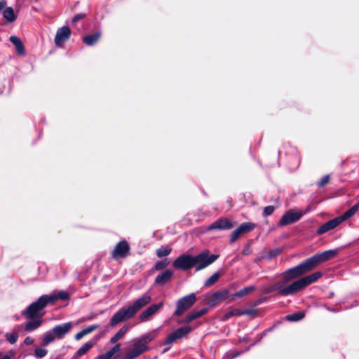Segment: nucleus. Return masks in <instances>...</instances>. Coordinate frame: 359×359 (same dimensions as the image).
I'll use <instances>...</instances> for the list:
<instances>
[{
  "label": "nucleus",
  "instance_id": "f257e3e1",
  "mask_svg": "<svg viewBox=\"0 0 359 359\" xmlns=\"http://www.w3.org/2000/svg\"><path fill=\"white\" fill-rule=\"evenodd\" d=\"M151 301L149 292L144 293L141 297L135 299L130 305L124 306L116 312L110 320V325L112 327L117 324L128 320L142 308L144 307Z\"/></svg>",
  "mask_w": 359,
  "mask_h": 359
},
{
  "label": "nucleus",
  "instance_id": "f03ea898",
  "mask_svg": "<svg viewBox=\"0 0 359 359\" xmlns=\"http://www.w3.org/2000/svg\"><path fill=\"white\" fill-rule=\"evenodd\" d=\"M48 299L46 294L41 296L36 302L31 304L27 309L22 313V315L27 318H41L43 316V313H41V311L49 304Z\"/></svg>",
  "mask_w": 359,
  "mask_h": 359
},
{
  "label": "nucleus",
  "instance_id": "7ed1b4c3",
  "mask_svg": "<svg viewBox=\"0 0 359 359\" xmlns=\"http://www.w3.org/2000/svg\"><path fill=\"white\" fill-rule=\"evenodd\" d=\"M311 270V266L306 259L304 262L286 271L283 273V281L286 285L290 280L296 278Z\"/></svg>",
  "mask_w": 359,
  "mask_h": 359
},
{
  "label": "nucleus",
  "instance_id": "20e7f679",
  "mask_svg": "<svg viewBox=\"0 0 359 359\" xmlns=\"http://www.w3.org/2000/svg\"><path fill=\"white\" fill-rule=\"evenodd\" d=\"M219 257V255L216 254L209 255L208 250L203 251L196 256H194V266H196V271H198L208 266L215 262Z\"/></svg>",
  "mask_w": 359,
  "mask_h": 359
},
{
  "label": "nucleus",
  "instance_id": "39448f33",
  "mask_svg": "<svg viewBox=\"0 0 359 359\" xmlns=\"http://www.w3.org/2000/svg\"><path fill=\"white\" fill-rule=\"evenodd\" d=\"M196 302V296L195 293H191L178 299L174 315L177 316H182L187 309L191 308Z\"/></svg>",
  "mask_w": 359,
  "mask_h": 359
},
{
  "label": "nucleus",
  "instance_id": "423d86ee",
  "mask_svg": "<svg viewBox=\"0 0 359 359\" xmlns=\"http://www.w3.org/2000/svg\"><path fill=\"white\" fill-rule=\"evenodd\" d=\"M337 253V251L335 250H329L324 251L323 252L316 254L306 260L309 264L311 266V269H314L319 264L326 262L332 258H333Z\"/></svg>",
  "mask_w": 359,
  "mask_h": 359
},
{
  "label": "nucleus",
  "instance_id": "0eeeda50",
  "mask_svg": "<svg viewBox=\"0 0 359 359\" xmlns=\"http://www.w3.org/2000/svg\"><path fill=\"white\" fill-rule=\"evenodd\" d=\"M322 276V273L317 271L307 276L303 277L292 283L295 294L302 290L306 286L316 282Z\"/></svg>",
  "mask_w": 359,
  "mask_h": 359
},
{
  "label": "nucleus",
  "instance_id": "6e6552de",
  "mask_svg": "<svg viewBox=\"0 0 359 359\" xmlns=\"http://www.w3.org/2000/svg\"><path fill=\"white\" fill-rule=\"evenodd\" d=\"M172 266L176 269L188 271L194 266V256L182 254L173 262Z\"/></svg>",
  "mask_w": 359,
  "mask_h": 359
},
{
  "label": "nucleus",
  "instance_id": "1a4fd4ad",
  "mask_svg": "<svg viewBox=\"0 0 359 359\" xmlns=\"http://www.w3.org/2000/svg\"><path fill=\"white\" fill-rule=\"evenodd\" d=\"M273 291H277L278 294L280 296H288L295 294L292 283L285 285V282L283 280L277 282L276 284L269 287L265 292L269 293Z\"/></svg>",
  "mask_w": 359,
  "mask_h": 359
},
{
  "label": "nucleus",
  "instance_id": "9d476101",
  "mask_svg": "<svg viewBox=\"0 0 359 359\" xmlns=\"http://www.w3.org/2000/svg\"><path fill=\"white\" fill-rule=\"evenodd\" d=\"M149 349V346H144L137 338H135L132 341V348L124 355L123 359H135L141 354L147 351Z\"/></svg>",
  "mask_w": 359,
  "mask_h": 359
},
{
  "label": "nucleus",
  "instance_id": "9b49d317",
  "mask_svg": "<svg viewBox=\"0 0 359 359\" xmlns=\"http://www.w3.org/2000/svg\"><path fill=\"white\" fill-rule=\"evenodd\" d=\"M303 215L300 210H289L280 218L278 222L279 226H287L297 222Z\"/></svg>",
  "mask_w": 359,
  "mask_h": 359
},
{
  "label": "nucleus",
  "instance_id": "f8f14e48",
  "mask_svg": "<svg viewBox=\"0 0 359 359\" xmlns=\"http://www.w3.org/2000/svg\"><path fill=\"white\" fill-rule=\"evenodd\" d=\"M255 227V224L251 222L242 223L237 229H236L230 237L231 243H233L239 238V236L245 233L252 231Z\"/></svg>",
  "mask_w": 359,
  "mask_h": 359
},
{
  "label": "nucleus",
  "instance_id": "ddd939ff",
  "mask_svg": "<svg viewBox=\"0 0 359 359\" xmlns=\"http://www.w3.org/2000/svg\"><path fill=\"white\" fill-rule=\"evenodd\" d=\"M191 330V327L189 325L177 329L175 332L168 336L164 344L169 345L172 344L177 339H181L188 334Z\"/></svg>",
  "mask_w": 359,
  "mask_h": 359
},
{
  "label": "nucleus",
  "instance_id": "4468645a",
  "mask_svg": "<svg viewBox=\"0 0 359 359\" xmlns=\"http://www.w3.org/2000/svg\"><path fill=\"white\" fill-rule=\"evenodd\" d=\"M235 226V222L226 218H219L208 226V231L212 230H228Z\"/></svg>",
  "mask_w": 359,
  "mask_h": 359
},
{
  "label": "nucleus",
  "instance_id": "2eb2a0df",
  "mask_svg": "<svg viewBox=\"0 0 359 359\" xmlns=\"http://www.w3.org/2000/svg\"><path fill=\"white\" fill-rule=\"evenodd\" d=\"M71 36V30L69 27L63 26L58 29L55 36V43L57 47H62L63 43L68 40Z\"/></svg>",
  "mask_w": 359,
  "mask_h": 359
},
{
  "label": "nucleus",
  "instance_id": "dca6fc26",
  "mask_svg": "<svg viewBox=\"0 0 359 359\" xmlns=\"http://www.w3.org/2000/svg\"><path fill=\"white\" fill-rule=\"evenodd\" d=\"M130 250V246L126 241L118 242L112 251V257L115 259L125 257Z\"/></svg>",
  "mask_w": 359,
  "mask_h": 359
},
{
  "label": "nucleus",
  "instance_id": "f3484780",
  "mask_svg": "<svg viewBox=\"0 0 359 359\" xmlns=\"http://www.w3.org/2000/svg\"><path fill=\"white\" fill-rule=\"evenodd\" d=\"M163 306V302L149 306L139 316L140 319L142 321L147 320L151 316L154 315L161 308H162Z\"/></svg>",
  "mask_w": 359,
  "mask_h": 359
},
{
  "label": "nucleus",
  "instance_id": "a211bd4d",
  "mask_svg": "<svg viewBox=\"0 0 359 359\" xmlns=\"http://www.w3.org/2000/svg\"><path fill=\"white\" fill-rule=\"evenodd\" d=\"M71 328L72 323L69 322L62 325H56L52 329V330L53 331V334H55L57 339H60L70 331Z\"/></svg>",
  "mask_w": 359,
  "mask_h": 359
},
{
  "label": "nucleus",
  "instance_id": "6ab92c4d",
  "mask_svg": "<svg viewBox=\"0 0 359 359\" xmlns=\"http://www.w3.org/2000/svg\"><path fill=\"white\" fill-rule=\"evenodd\" d=\"M341 224V222L339 221V219L338 217H336L333 219H330L328 222H325L323 225H321L317 230V233L318 235H322L330 230L334 229L337 226H339Z\"/></svg>",
  "mask_w": 359,
  "mask_h": 359
},
{
  "label": "nucleus",
  "instance_id": "aec40b11",
  "mask_svg": "<svg viewBox=\"0 0 359 359\" xmlns=\"http://www.w3.org/2000/svg\"><path fill=\"white\" fill-rule=\"evenodd\" d=\"M229 292V290L226 288L212 293L208 299V304L211 306L215 305L218 302L227 298Z\"/></svg>",
  "mask_w": 359,
  "mask_h": 359
},
{
  "label": "nucleus",
  "instance_id": "412c9836",
  "mask_svg": "<svg viewBox=\"0 0 359 359\" xmlns=\"http://www.w3.org/2000/svg\"><path fill=\"white\" fill-rule=\"evenodd\" d=\"M172 276L173 272L169 269H167L156 277L154 284L165 285L172 278Z\"/></svg>",
  "mask_w": 359,
  "mask_h": 359
},
{
  "label": "nucleus",
  "instance_id": "4be33fe9",
  "mask_svg": "<svg viewBox=\"0 0 359 359\" xmlns=\"http://www.w3.org/2000/svg\"><path fill=\"white\" fill-rule=\"evenodd\" d=\"M97 342V339L89 341L82 345L78 351L73 355L74 359H77L79 357L84 355L86 352H88L91 348H93Z\"/></svg>",
  "mask_w": 359,
  "mask_h": 359
},
{
  "label": "nucleus",
  "instance_id": "5701e85b",
  "mask_svg": "<svg viewBox=\"0 0 359 359\" xmlns=\"http://www.w3.org/2000/svg\"><path fill=\"white\" fill-rule=\"evenodd\" d=\"M207 312H208V309H206V308H203V309H199V310H194V311H191L185 317V318L184 319L183 322L185 323H189L191 322L192 320H195L196 318H200L201 316H202L203 315H204Z\"/></svg>",
  "mask_w": 359,
  "mask_h": 359
},
{
  "label": "nucleus",
  "instance_id": "b1692460",
  "mask_svg": "<svg viewBox=\"0 0 359 359\" xmlns=\"http://www.w3.org/2000/svg\"><path fill=\"white\" fill-rule=\"evenodd\" d=\"M46 297L48 299L49 304L55 302L57 299L67 300L69 299V296L67 292L61 290L56 293L51 294H46Z\"/></svg>",
  "mask_w": 359,
  "mask_h": 359
},
{
  "label": "nucleus",
  "instance_id": "393cba45",
  "mask_svg": "<svg viewBox=\"0 0 359 359\" xmlns=\"http://www.w3.org/2000/svg\"><path fill=\"white\" fill-rule=\"evenodd\" d=\"M9 40L15 46V50L18 55H24L25 54V47L19 37L11 36Z\"/></svg>",
  "mask_w": 359,
  "mask_h": 359
},
{
  "label": "nucleus",
  "instance_id": "a878e982",
  "mask_svg": "<svg viewBox=\"0 0 359 359\" xmlns=\"http://www.w3.org/2000/svg\"><path fill=\"white\" fill-rule=\"evenodd\" d=\"M255 287L253 286V285H249L248 287H245L241 290H240L239 291L235 292L234 294H233L231 297H230V299L232 300V299H236V298H241L244 296H246L248 294H249L250 293L252 292L253 291L255 290Z\"/></svg>",
  "mask_w": 359,
  "mask_h": 359
},
{
  "label": "nucleus",
  "instance_id": "bb28decb",
  "mask_svg": "<svg viewBox=\"0 0 359 359\" xmlns=\"http://www.w3.org/2000/svg\"><path fill=\"white\" fill-rule=\"evenodd\" d=\"M157 335L156 330H153L144 334H142L140 337H137L139 341H140L144 346H148V344L151 342Z\"/></svg>",
  "mask_w": 359,
  "mask_h": 359
},
{
  "label": "nucleus",
  "instance_id": "cd10ccee",
  "mask_svg": "<svg viewBox=\"0 0 359 359\" xmlns=\"http://www.w3.org/2000/svg\"><path fill=\"white\" fill-rule=\"evenodd\" d=\"M31 319V320L28 321L25 325V330L28 332L36 330L41 324V320L39 318H34Z\"/></svg>",
  "mask_w": 359,
  "mask_h": 359
},
{
  "label": "nucleus",
  "instance_id": "c85d7f7f",
  "mask_svg": "<svg viewBox=\"0 0 359 359\" xmlns=\"http://www.w3.org/2000/svg\"><path fill=\"white\" fill-rule=\"evenodd\" d=\"M358 208L359 203H357L354 205L353 207H351L350 209H348L347 211H346L342 215L338 217L341 223L353 217L356 213Z\"/></svg>",
  "mask_w": 359,
  "mask_h": 359
},
{
  "label": "nucleus",
  "instance_id": "c756f323",
  "mask_svg": "<svg viewBox=\"0 0 359 359\" xmlns=\"http://www.w3.org/2000/svg\"><path fill=\"white\" fill-rule=\"evenodd\" d=\"M100 35V32L86 35L83 38V41L87 46H93L99 40Z\"/></svg>",
  "mask_w": 359,
  "mask_h": 359
},
{
  "label": "nucleus",
  "instance_id": "7c9ffc66",
  "mask_svg": "<svg viewBox=\"0 0 359 359\" xmlns=\"http://www.w3.org/2000/svg\"><path fill=\"white\" fill-rule=\"evenodd\" d=\"M129 330V327L128 325L123 326L110 339L111 344H115L117 341L123 338L125 334Z\"/></svg>",
  "mask_w": 359,
  "mask_h": 359
},
{
  "label": "nucleus",
  "instance_id": "2f4dec72",
  "mask_svg": "<svg viewBox=\"0 0 359 359\" xmlns=\"http://www.w3.org/2000/svg\"><path fill=\"white\" fill-rule=\"evenodd\" d=\"M3 15L4 18L10 22H14L17 18V16L15 14L14 10L12 7H6L3 12Z\"/></svg>",
  "mask_w": 359,
  "mask_h": 359
},
{
  "label": "nucleus",
  "instance_id": "473e14b6",
  "mask_svg": "<svg viewBox=\"0 0 359 359\" xmlns=\"http://www.w3.org/2000/svg\"><path fill=\"white\" fill-rule=\"evenodd\" d=\"M242 316L241 309H231L230 311L225 313L222 317L221 320L226 321L229 318L233 316Z\"/></svg>",
  "mask_w": 359,
  "mask_h": 359
},
{
  "label": "nucleus",
  "instance_id": "72a5a7b5",
  "mask_svg": "<svg viewBox=\"0 0 359 359\" xmlns=\"http://www.w3.org/2000/svg\"><path fill=\"white\" fill-rule=\"evenodd\" d=\"M56 339L57 337H55V334H53V331L51 330L44 334L43 337V343L45 346H47Z\"/></svg>",
  "mask_w": 359,
  "mask_h": 359
},
{
  "label": "nucleus",
  "instance_id": "f704fd0d",
  "mask_svg": "<svg viewBox=\"0 0 359 359\" xmlns=\"http://www.w3.org/2000/svg\"><path fill=\"white\" fill-rule=\"evenodd\" d=\"M219 273L218 272H215L205 280L204 283L205 286L210 287L214 285L219 280Z\"/></svg>",
  "mask_w": 359,
  "mask_h": 359
},
{
  "label": "nucleus",
  "instance_id": "c9c22d12",
  "mask_svg": "<svg viewBox=\"0 0 359 359\" xmlns=\"http://www.w3.org/2000/svg\"><path fill=\"white\" fill-rule=\"evenodd\" d=\"M304 317V314L302 312L294 313L286 316V319L289 321H298L302 320Z\"/></svg>",
  "mask_w": 359,
  "mask_h": 359
},
{
  "label": "nucleus",
  "instance_id": "e433bc0d",
  "mask_svg": "<svg viewBox=\"0 0 359 359\" xmlns=\"http://www.w3.org/2000/svg\"><path fill=\"white\" fill-rule=\"evenodd\" d=\"M6 338L10 344H14L18 340V334L17 332H8L6 334Z\"/></svg>",
  "mask_w": 359,
  "mask_h": 359
},
{
  "label": "nucleus",
  "instance_id": "4c0bfd02",
  "mask_svg": "<svg viewBox=\"0 0 359 359\" xmlns=\"http://www.w3.org/2000/svg\"><path fill=\"white\" fill-rule=\"evenodd\" d=\"M170 248L161 247L156 250V255L158 257L168 256L171 252Z\"/></svg>",
  "mask_w": 359,
  "mask_h": 359
},
{
  "label": "nucleus",
  "instance_id": "58836bf2",
  "mask_svg": "<svg viewBox=\"0 0 359 359\" xmlns=\"http://www.w3.org/2000/svg\"><path fill=\"white\" fill-rule=\"evenodd\" d=\"M48 351L45 348L37 347L34 350V356L36 358H43L47 354Z\"/></svg>",
  "mask_w": 359,
  "mask_h": 359
},
{
  "label": "nucleus",
  "instance_id": "ea45409f",
  "mask_svg": "<svg viewBox=\"0 0 359 359\" xmlns=\"http://www.w3.org/2000/svg\"><path fill=\"white\" fill-rule=\"evenodd\" d=\"M168 265V262H167L166 259L162 260V261H159V262L156 263L155 269L156 270H161V269L165 268Z\"/></svg>",
  "mask_w": 359,
  "mask_h": 359
},
{
  "label": "nucleus",
  "instance_id": "a19ab883",
  "mask_svg": "<svg viewBox=\"0 0 359 359\" xmlns=\"http://www.w3.org/2000/svg\"><path fill=\"white\" fill-rule=\"evenodd\" d=\"M275 208L273 205H269L265 207L263 211V216L267 217L271 215L273 212Z\"/></svg>",
  "mask_w": 359,
  "mask_h": 359
},
{
  "label": "nucleus",
  "instance_id": "79ce46f5",
  "mask_svg": "<svg viewBox=\"0 0 359 359\" xmlns=\"http://www.w3.org/2000/svg\"><path fill=\"white\" fill-rule=\"evenodd\" d=\"M121 350V344H116L115 346H114L109 351H108V353L112 357L114 353L119 352Z\"/></svg>",
  "mask_w": 359,
  "mask_h": 359
},
{
  "label": "nucleus",
  "instance_id": "37998d69",
  "mask_svg": "<svg viewBox=\"0 0 359 359\" xmlns=\"http://www.w3.org/2000/svg\"><path fill=\"white\" fill-rule=\"evenodd\" d=\"M98 327L97 325H90L84 329H83V332H85L86 335L91 333L94 330H95Z\"/></svg>",
  "mask_w": 359,
  "mask_h": 359
},
{
  "label": "nucleus",
  "instance_id": "c03bdc74",
  "mask_svg": "<svg viewBox=\"0 0 359 359\" xmlns=\"http://www.w3.org/2000/svg\"><path fill=\"white\" fill-rule=\"evenodd\" d=\"M242 316L247 315V316H254L257 313L256 309H245L241 310Z\"/></svg>",
  "mask_w": 359,
  "mask_h": 359
},
{
  "label": "nucleus",
  "instance_id": "a18cd8bd",
  "mask_svg": "<svg viewBox=\"0 0 359 359\" xmlns=\"http://www.w3.org/2000/svg\"><path fill=\"white\" fill-rule=\"evenodd\" d=\"M330 180V177L328 175L324 176L318 182V184L319 187H324Z\"/></svg>",
  "mask_w": 359,
  "mask_h": 359
},
{
  "label": "nucleus",
  "instance_id": "49530a36",
  "mask_svg": "<svg viewBox=\"0 0 359 359\" xmlns=\"http://www.w3.org/2000/svg\"><path fill=\"white\" fill-rule=\"evenodd\" d=\"M241 353L239 352L228 353L224 356L223 359H233L236 357L238 356Z\"/></svg>",
  "mask_w": 359,
  "mask_h": 359
},
{
  "label": "nucleus",
  "instance_id": "de8ad7c7",
  "mask_svg": "<svg viewBox=\"0 0 359 359\" xmlns=\"http://www.w3.org/2000/svg\"><path fill=\"white\" fill-rule=\"evenodd\" d=\"M86 15L84 13H79L76 14L72 19V22L74 24L78 22L79 20L85 18Z\"/></svg>",
  "mask_w": 359,
  "mask_h": 359
},
{
  "label": "nucleus",
  "instance_id": "09e8293b",
  "mask_svg": "<svg viewBox=\"0 0 359 359\" xmlns=\"http://www.w3.org/2000/svg\"><path fill=\"white\" fill-rule=\"evenodd\" d=\"M84 336H86L85 332L82 330L81 331L79 332L75 335V339L76 340H80L81 338H83Z\"/></svg>",
  "mask_w": 359,
  "mask_h": 359
},
{
  "label": "nucleus",
  "instance_id": "8fccbe9b",
  "mask_svg": "<svg viewBox=\"0 0 359 359\" xmlns=\"http://www.w3.org/2000/svg\"><path fill=\"white\" fill-rule=\"evenodd\" d=\"M24 343L26 345H31L34 343V339L31 337H27L24 340Z\"/></svg>",
  "mask_w": 359,
  "mask_h": 359
},
{
  "label": "nucleus",
  "instance_id": "3c124183",
  "mask_svg": "<svg viewBox=\"0 0 359 359\" xmlns=\"http://www.w3.org/2000/svg\"><path fill=\"white\" fill-rule=\"evenodd\" d=\"M111 358V355L107 352L104 354L99 355L97 359H110Z\"/></svg>",
  "mask_w": 359,
  "mask_h": 359
},
{
  "label": "nucleus",
  "instance_id": "603ef678",
  "mask_svg": "<svg viewBox=\"0 0 359 359\" xmlns=\"http://www.w3.org/2000/svg\"><path fill=\"white\" fill-rule=\"evenodd\" d=\"M251 252H252V250H251L249 246H246V247L243 249V252H242V254H243V255H250V254L251 253Z\"/></svg>",
  "mask_w": 359,
  "mask_h": 359
},
{
  "label": "nucleus",
  "instance_id": "864d4df0",
  "mask_svg": "<svg viewBox=\"0 0 359 359\" xmlns=\"http://www.w3.org/2000/svg\"><path fill=\"white\" fill-rule=\"evenodd\" d=\"M6 4H7L6 1H5V0L0 1V12H1L4 8H6Z\"/></svg>",
  "mask_w": 359,
  "mask_h": 359
},
{
  "label": "nucleus",
  "instance_id": "5fc2aeb1",
  "mask_svg": "<svg viewBox=\"0 0 359 359\" xmlns=\"http://www.w3.org/2000/svg\"><path fill=\"white\" fill-rule=\"evenodd\" d=\"M13 355V353L11 352L10 354H6L4 356L2 357L1 359H11V356Z\"/></svg>",
  "mask_w": 359,
  "mask_h": 359
},
{
  "label": "nucleus",
  "instance_id": "6e6d98bb",
  "mask_svg": "<svg viewBox=\"0 0 359 359\" xmlns=\"http://www.w3.org/2000/svg\"><path fill=\"white\" fill-rule=\"evenodd\" d=\"M260 302H261V300L258 301V302H257V304H259Z\"/></svg>",
  "mask_w": 359,
  "mask_h": 359
}]
</instances>
